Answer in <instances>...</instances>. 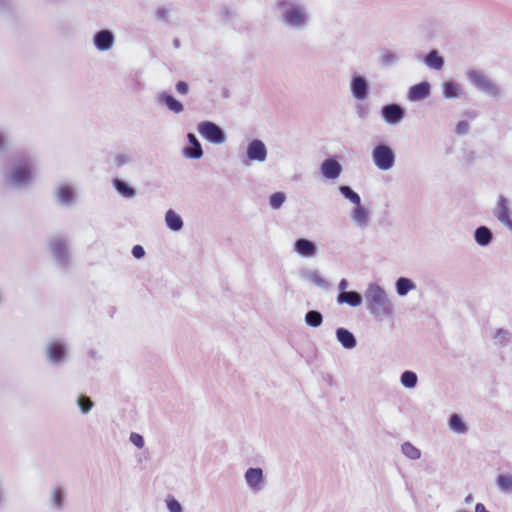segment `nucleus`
I'll return each instance as SVG.
<instances>
[{
  "label": "nucleus",
  "instance_id": "obj_1",
  "mask_svg": "<svg viewBox=\"0 0 512 512\" xmlns=\"http://www.w3.org/2000/svg\"><path fill=\"white\" fill-rule=\"evenodd\" d=\"M274 11L284 27L294 30H304L310 22L306 5L301 0H275Z\"/></svg>",
  "mask_w": 512,
  "mask_h": 512
},
{
  "label": "nucleus",
  "instance_id": "obj_2",
  "mask_svg": "<svg viewBox=\"0 0 512 512\" xmlns=\"http://www.w3.org/2000/svg\"><path fill=\"white\" fill-rule=\"evenodd\" d=\"M364 297L367 310L376 320L382 321L392 316L393 305L381 286L376 283L369 284Z\"/></svg>",
  "mask_w": 512,
  "mask_h": 512
},
{
  "label": "nucleus",
  "instance_id": "obj_3",
  "mask_svg": "<svg viewBox=\"0 0 512 512\" xmlns=\"http://www.w3.org/2000/svg\"><path fill=\"white\" fill-rule=\"evenodd\" d=\"M395 159L394 150L385 143L377 144L372 150V160L379 170L391 169L395 164Z\"/></svg>",
  "mask_w": 512,
  "mask_h": 512
},
{
  "label": "nucleus",
  "instance_id": "obj_4",
  "mask_svg": "<svg viewBox=\"0 0 512 512\" xmlns=\"http://www.w3.org/2000/svg\"><path fill=\"white\" fill-rule=\"evenodd\" d=\"M467 78L472 85L479 91L491 97H497L501 94V89L498 85L492 82L483 72L477 70H470L467 72Z\"/></svg>",
  "mask_w": 512,
  "mask_h": 512
},
{
  "label": "nucleus",
  "instance_id": "obj_5",
  "mask_svg": "<svg viewBox=\"0 0 512 512\" xmlns=\"http://www.w3.org/2000/svg\"><path fill=\"white\" fill-rule=\"evenodd\" d=\"M32 166L33 159L31 157L26 156L18 159L10 174L12 183L17 187L28 184L31 180Z\"/></svg>",
  "mask_w": 512,
  "mask_h": 512
},
{
  "label": "nucleus",
  "instance_id": "obj_6",
  "mask_svg": "<svg viewBox=\"0 0 512 512\" xmlns=\"http://www.w3.org/2000/svg\"><path fill=\"white\" fill-rule=\"evenodd\" d=\"M198 133L208 142L215 145L223 144L226 139V133L222 127L215 122L205 120L197 125Z\"/></svg>",
  "mask_w": 512,
  "mask_h": 512
},
{
  "label": "nucleus",
  "instance_id": "obj_7",
  "mask_svg": "<svg viewBox=\"0 0 512 512\" xmlns=\"http://www.w3.org/2000/svg\"><path fill=\"white\" fill-rule=\"evenodd\" d=\"M50 249L55 261L63 268L68 266L69 253L67 240L62 236H54L50 240Z\"/></svg>",
  "mask_w": 512,
  "mask_h": 512
},
{
  "label": "nucleus",
  "instance_id": "obj_8",
  "mask_svg": "<svg viewBox=\"0 0 512 512\" xmlns=\"http://www.w3.org/2000/svg\"><path fill=\"white\" fill-rule=\"evenodd\" d=\"M406 115V110L400 104L390 103L382 106L381 116L389 125L400 123Z\"/></svg>",
  "mask_w": 512,
  "mask_h": 512
},
{
  "label": "nucleus",
  "instance_id": "obj_9",
  "mask_svg": "<svg viewBox=\"0 0 512 512\" xmlns=\"http://www.w3.org/2000/svg\"><path fill=\"white\" fill-rule=\"evenodd\" d=\"M493 214L500 223H502L512 232L511 211L509 207V201L505 196H499L497 205L493 210Z\"/></svg>",
  "mask_w": 512,
  "mask_h": 512
},
{
  "label": "nucleus",
  "instance_id": "obj_10",
  "mask_svg": "<svg viewBox=\"0 0 512 512\" xmlns=\"http://www.w3.org/2000/svg\"><path fill=\"white\" fill-rule=\"evenodd\" d=\"M352 96L359 100H365L369 95V84L364 76L353 75L350 82Z\"/></svg>",
  "mask_w": 512,
  "mask_h": 512
},
{
  "label": "nucleus",
  "instance_id": "obj_11",
  "mask_svg": "<svg viewBox=\"0 0 512 512\" xmlns=\"http://www.w3.org/2000/svg\"><path fill=\"white\" fill-rule=\"evenodd\" d=\"M246 156L250 161L264 162L267 158V148L260 139H253L247 145Z\"/></svg>",
  "mask_w": 512,
  "mask_h": 512
},
{
  "label": "nucleus",
  "instance_id": "obj_12",
  "mask_svg": "<svg viewBox=\"0 0 512 512\" xmlns=\"http://www.w3.org/2000/svg\"><path fill=\"white\" fill-rule=\"evenodd\" d=\"M115 42L114 33L109 29L97 31L93 36V44L98 51L110 50Z\"/></svg>",
  "mask_w": 512,
  "mask_h": 512
},
{
  "label": "nucleus",
  "instance_id": "obj_13",
  "mask_svg": "<svg viewBox=\"0 0 512 512\" xmlns=\"http://www.w3.org/2000/svg\"><path fill=\"white\" fill-rule=\"evenodd\" d=\"M46 356L51 364L62 363L66 357V346L60 341H51L46 347Z\"/></svg>",
  "mask_w": 512,
  "mask_h": 512
},
{
  "label": "nucleus",
  "instance_id": "obj_14",
  "mask_svg": "<svg viewBox=\"0 0 512 512\" xmlns=\"http://www.w3.org/2000/svg\"><path fill=\"white\" fill-rule=\"evenodd\" d=\"M320 171L326 179L335 180L340 176L342 166L336 158L330 157L322 162Z\"/></svg>",
  "mask_w": 512,
  "mask_h": 512
},
{
  "label": "nucleus",
  "instance_id": "obj_15",
  "mask_svg": "<svg viewBox=\"0 0 512 512\" xmlns=\"http://www.w3.org/2000/svg\"><path fill=\"white\" fill-rule=\"evenodd\" d=\"M294 251L304 258H312L317 254V245L312 240L298 238L294 242Z\"/></svg>",
  "mask_w": 512,
  "mask_h": 512
},
{
  "label": "nucleus",
  "instance_id": "obj_16",
  "mask_svg": "<svg viewBox=\"0 0 512 512\" xmlns=\"http://www.w3.org/2000/svg\"><path fill=\"white\" fill-rule=\"evenodd\" d=\"M431 92V86L429 82L423 81L418 84L411 86L408 90L407 98L411 102H417L429 97Z\"/></svg>",
  "mask_w": 512,
  "mask_h": 512
},
{
  "label": "nucleus",
  "instance_id": "obj_17",
  "mask_svg": "<svg viewBox=\"0 0 512 512\" xmlns=\"http://www.w3.org/2000/svg\"><path fill=\"white\" fill-rule=\"evenodd\" d=\"M187 139L190 144V147H185L183 149V155L188 159L198 160L203 156V149L201 143L197 139L194 133H188Z\"/></svg>",
  "mask_w": 512,
  "mask_h": 512
},
{
  "label": "nucleus",
  "instance_id": "obj_18",
  "mask_svg": "<svg viewBox=\"0 0 512 512\" xmlns=\"http://www.w3.org/2000/svg\"><path fill=\"white\" fill-rule=\"evenodd\" d=\"M158 103L165 105L168 110L179 114L184 111V105L168 92H161L157 95Z\"/></svg>",
  "mask_w": 512,
  "mask_h": 512
},
{
  "label": "nucleus",
  "instance_id": "obj_19",
  "mask_svg": "<svg viewBox=\"0 0 512 512\" xmlns=\"http://www.w3.org/2000/svg\"><path fill=\"white\" fill-rule=\"evenodd\" d=\"M335 336L344 349L352 350L357 346V339L355 335L344 327L337 328Z\"/></svg>",
  "mask_w": 512,
  "mask_h": 512
},
{
  "label": "nucleus",
  "instance_id": "obj_20",
  "mask_svg": "<svg viewBox=\"0 0 512 512\" xmlns=\"http://www.w3.org/2000/svg\"><path fill=\"white\" fill-rule=\"evenodd\" d=\"M245 480L248 486L253 490H259L263 483V471L261 468H248L245 472Z\"/></svg>",
  "mask_w": 512,
  "mask_h": 512
},
{
  "label": "nucleus",
  "instance_id": "obj_21",
  "mask_svg": "<svg viewBox=\"0 0 512 512\" xmlns=\"http://www.w3.org/2000/svg\"><path fill=\"white\" fill-rule=\"evenodd\" d=\"M370 213L369 211L361 205H356V207L351 212V219L359 228H366L369 223Z\"/></svg>",
  "mask_w": 512,
  "mask_h": 512
},
{
  "label": "nucleus",
  "instance_id": "obj_22",
  "mask_svg": "<svg viewBox=\"0 0 512 512\" xmlns=\"http://www.w3.org/2000/svg\"><path fill=\"white\" fill-rule=\"evenodd\" d=\"M300 276L303 279L315 284L316 286H318L324 290H328L330 287L329 283L324 278H322L319 275V273L315 270L302 269V270H300Z\"/></svg>",
  "mask_w": 512,
  "mask_h": 512
},
{
  "label": "nucleus",
  "instance_id": "obj_23",
  "mask_svg": "<svg viewBox=\"0 0 512 512\" xmlns=\"http://www.w3.org/2000/svg\"><path fill=\"white\" fill-rule=\"evenodd\" d=\"M362 295L357 291H346L339 293L337 296V302L339 304H347L351 307H358L362 304Z\"/></svg>",
  "mask_w": 512,
  "mask_h": 512
},
{
  "label": "nucleus",
  "instance_id": "obj_24",
  "mask_svg": "<svg viewBox=\"0 0 512 512\" xmlns=\"http://www.w3.org/2000/svg\"><path fill=\"white\" fill-rule=\"evenodd\" d=\"M474 240L479 246L486 247L493 241V233L487 226H479L474 231Z\"/></svg>",
  "mask_w": 512,
  "mask_h": 512
},
{
  "label": "nucleus",
  "instance_id": "obj_25",
  "mask_svg": "<svg viewBox=\"0 0 512 512\" xmlns=\"http://www.w3.org/2000/svg\"><path fill=\"white\" fill-rule=\"evenodd\" d=\"M424 63L431 69L441 70L445 64V60L439 54L438 50L433 49L425 55Z\"/></svg>",
  "mask_w": 512,
  "mask_h": 512
},
{
  "label": "nucleus",
  "instance_id": "obj_26",
  "mask_svg": "<svg viewBox=\"0 0 512 512\" xmlns=\"http://www.w3.org/2000/svg\"><path fill=\"white\" fill-rule=\"evenodd\" d=\"M113 187L122 197L131 199L136 196V190L131 187L126 181L115 178L112 181Z\"/></svg>",
  "mask_w": 512,
  "mask_h": 512
},
{
  "label": "nucleus",
  "instance_id": "obj_27",
  "mask_svg": "<svg viewBox=\"0 0 512 512\" xmlns=\"http://www.w3.org/2000/svg\"><path fill=\"white\" fill-rule=\"evenodd\" d=\"M165 223L167 227L174 232L180 231L184 222L179 214H177L174 210L169 209L165 214Z\"/></svg>",
  "mask_w": 512,
  "mask_h": 512
},
{
  "label": "nucleus",
  "instance_id": "obj_28",
  "mask_svg": "<svg viewBox=\"0 0 512 512\" xmlns=\"http://www.w3.org/2000/svg\"><path fill=\"white\" fill-rule=\"evenodd\" d=\"M450 430L458 434H465L468 431L466 423L458 414H452L448 422Z\"/></svg>",
  "mask_w": 512,
  "mask_h": 512
},
{
  "label": "nucleus",
  "instance_id": "obj_29",
  "mask_svg": "<svg viewBox=\"0 0 512 512\" xmlns=\"http://www.w3.org/2000/svg\"><path fill=\"white\" fill-rule=\"evenodd\" d=\"M396 292L399 296L404 297L406 296L409 291L415 289L416 285L414 282L406 277H400L396 281Z\"/></svg>",
  "mask_w": 512,
  "mask_h": 512
},
{
  "label": "nucleus",
  "instance_id": "obj_30",
  "mask_svg": "<svg viewBox=\"0 0 512 512\" xmlns=\"http://www.w3.org/2000/svg\"><path fill=\"white\" fill-rule=\"evenodd\" d=\"M323 322V316L318 310H309L305 315V323L307 326L317 328L321 326Z\"/></svg>",
  "mask_w": 512,
  "mask_h": 512
},
{
  "label": "nucleus",
  "instance_id": "obj_31",
  "mask_svg": "<svg viewBox=\"0 0 512 512\" xmlns=\"http://www.w3.org/2000/svg\"><path fill=\"white\" fill-rule=\"evenodd\" d=\"M400 382L405 388L413 389L418 382L417 374L413 371L406 370L401 374Z\"/></svg>",
  "mask_w": 512,
  "mask_h": 512
},
{
  "label": "nucleus",
  "instance_id": "obj_32",
  "mask_svg": "<svg viewBox=\"0 0 512 512\" xmlns=\"http://www.w3.org/2000/svg\"><path fill=\"white\" fill-rule=\"evenodd\" d=\"M460 87L454 81H446L443 83V95L447 99L457 98L459 96Z\"/></svg>",
  "mask_w": 512,
  "mask_h": 512
},
{
  "label": "nucleus",
  "instance_id": "obj_33",
  "mask_svg": "<svg viewBox=\"0 0 512 512\" xmlns=\"http://www.w3.org/2000/svg\"><path fill=\"white\" fill-rule=\"evenodd\" d=\"M402 453L411 460H418L421 457V451L410 442H404L401 445Z\"/></svg>",
  "mask_w": 512,
  "mask_h": 512
},
{
  "label": "nucleus",
  "instance_id": "obj_34",
  "mask_svg": "<svg viewBox=\"0 0 512 512\" xmlns=\"http://www.w3.org/2000/svg\"><path fill=\"white\" fill-rule=\"evenodd\" d=\"M339 192L343 195L344 198L349 200L351 203L355 205H359L361 202V198L358 193H356L350 186L342 185L339 187Z\"/></svg>",
  "mask_w": 512,
  "mask_h": 512
},
{
  "label": "nucleus",
  "instance_id": "obj_35",
  "mask_svg": "<svg viewBox=\"0 0 512 512\" xmlns=\"http://www.w3.org/2000/svg\"><path fill=\"white\" fill-rule=\"evenodd\" d=\"M57 196H58L59 202H61L62 204L68 205L73 201L74 193H73V190L71 189V187L61 186L58 189Z\"/></svg>",
  "mask_w": 512,
  "mask_h": 512
},
{
  "label": "nucleus",
  "instance_id": "obj_36",
  "mask_svg": "<svg viewBox=\"0 0 512 512\" xmlns=\"http://www.w3.org/2000/svg\"><path fill=\"white\" fill-rule=\"evenodd\" d=\"M496 483L501 491L512 493V476L500 474L496 479Z\"/></svg>",
  "mask_w": 512,
  "mask_h": 512
},
{
  "label": "nucleus",
  "instance_id": "obj_37",
  "mask_svg": "<svg viewBox=\"0 0 512 512\" xmlns=\"http://www.w3.org/2000/svg\"><path fill=\"white\" fill-rule=\"evenodd\" d=\"M77 405L83 414H87L94 406V402L86 395H80L77 399Z\"/></svg>",
  "mask_w": 512,
  "mask_h": 512
},
{
  "label": "nucleus",
  "instance_id": "obj_38",
  "mask_svg": "<svg viewBox=\"0 0 512 512\" xmlns=\"http://www.w3.org/2000/svg\"><path fill=\"white\" fill-rule=\"evenodd\" d=\"M286 200V195L284 192H275L269 198V204L273 209H279L282 207Z\"/></svg>",
  "mask_w": 512,
  "mask_h": 512
},
{
  "label": "nucleus",
  "instance_id": "obj_39",
  "mask_svg": "<svg viewBox=\"0 0 512 512\" xmlns=\"http://www.w3.org/2000/svg\"><path fill=\"white\" fill-rule=\"evenodd\" d=\"M398 61V56L386 49L382 50L381 63L383 66L389 67Z\"/></svg>",
  "mask_w": 512,
  "mask_h": 512
},
{
  "label": "nucleus",
  "instance_id": "obj_40",
  "mask_svg": "<svg viewBox=\"0 0 512 512\" xmlns=\"http://www.w3.org/2000/svg\"><path fill=\"white\" fill-rule=\"evenodd\" d=\"M52 503L53 506L61 510L64 505V493L61 488H55L52 492Z\"/></svg>",
  "mask_w": 512,
  "mask_h": 512
},
{
  "label": "nucleus",
  "instance_id": "obj_41",
  "mask_svg": "<svg viewBox=\"0 0 512 512\" xmlns=\"http://www.w3.org/2000/svg\"><path fill=\"white\" fill-rule=\"evenodd\" d=\"M495 338L503 346H506L511 340V333L505 329L499 328L496 330Z\"/></svg>",
  "mask_w": 512,
  "mask_h": 512
},
{
  "label": "nucleus",
  "instance_id": "obj_42",
  "mask_svg": "<svg viewBox=\"0 0 512 512\" xmlns=\"http://www.w3.org/2000/svg\"><path fill=\"white\" fill-rule=\"evenodd\" d=\"M166 504L169 512H183L182 505L173 497H168L166 499Z\"/></svg>",
  "mask_w": 512,
  "mask_h": 512
},
{
  "label": "nucleus",
  "instance_id": "obj_43",
  "mask_svg": "<svg viewBox=\"0 0 512 512\" xmlns=\"http://www.w3.org/2000/svg\"><path fill=\"white\" fill-rule=\"evenodd\" d=\"M129 440L139 449H142L144 447V438L139 433L132 432L130 434Z\"/></svg>",
  "mask_w": 512,
  "mask_h": 512
},
{
  "label": "nucleus",
  "instance_id": "obj_44",
  "mask_svg": "<svg viewBox=\"0 0 512 512\" xmlns=\"http://www.w3.org/2000/svg\"><path fill=\"white\" fill-rule=\"evenodd\" d=\"M176 91L181 95H186L189 91V85L185 81H178L175 85Z\"/></svg>",
  "mask_w": 512,
  "mask_h": 512
},
{
  "label": "nucleus",
  "instance_id": "obj_45",
  "mask_svg": "<svg viewBox=\"0 0 512 512\" xmlns=\"http://www.w3.org/2000/svg\"><path fill=\"white\" fill-rule=\"evenodd\" d=\"M468 130H469V123L467 121H460L456 125V133H458L460 135L466 134L468 132Z\"/></svg>",
  "mask_w": 512,
  "mask_h": 512
},
{
  "label": "nucleus",
  "instance_id": "obj_46",
  "mask_svg": "<svg viewBox=\"0 0 512 512\" xmlns=\"http://www.w3.org/2000/svg\"><path fill=\"white\" fill-rule=\"evenodd\" d=\"M132 255L136 259H141L145 256V250L141 245H135L132 248Z\"/></svg>",
  "mask_w": 512,
  "mask_h": 512
},
{
  "label": "nucleus",
  "instance_id": "obj_47",
  "mask_svg": "<svg viewBox=\"0 0 512 512\" xmlns=\"http://www.w3.org/2000/svg\"><path fill=\"white\" fill-rule=\"evenodd\" d=\"M7 149V133L0 130V153L5 152Z\"/></svg>",
  "mask_w": 512,
  "mask_h": 512
},
{
  "label": "nucleus",
  "instance_id": "obj_48",
  "mask_svg": "<svg viewBox=\"0 0 512 512\" xmlns=\"http://www.w3.org/2000/svg\"><path fill=\"white\" fill-rule=\"evenodd\" d=\"M117 167H121L122 165L129 162V157L124 154H118L115 158Z\"/></svg>",
  "mask_w": 512,
  "mask_h": 512
},
{
  "label": "nucleus",
  "instance_id": "obj_49",
  "mask_svg": "<svg viewBox=\"0 0 512 512\" xmlns=\"http://www.w3.org/2000/svg\"><path fill=\"white\" fill-rule=\"evenodd\" d=\"M357 114L360 118L364 119L368 116V109L365 106L359 104L357 105Z\"/></svg>",
  "mask_w": 512,
  "mask_h": 512
},
{
  "label": "nucleus",
  "instance_id": "obj_50",
  "mask_svg": "<svg viewBox=\"0 0 512 512\" xmlns=\"http://www.w3.org/2000/svg\"><path fill=\"white\" fill-rule=\"evenodd\" d=\"M156 16L159 20H162V21H165L167 19V16H168V11L164 8H159L157 11H156Z\"/></svg>",
  "mask_w": 512,
  "mask_h": 512
},
{
  "label": "nucleus",
  "instance_id": "obj_51",
  "mask_svg": "<svg viewBox=\"0 0 512 512\" xmlns=\"http://www.w3.org/2000/svg\"><path fill=\"white\" fill-rule=\"evenodd\" d=\"M348 287V282L346 279H342L340 282H339V285H338V288L340 290V293H343V292H346V288Z\"/></svg>",
  "mask_w": 512,
  "mask_h": 512
},
{
  "label": "nucleus",
  "instance_id": "obj_52",
  "mask_svg": "<svg viewBox=\"0 0 512 512\" xmlns=\"http://www.w3.org/2000/svg\"><path fill=\"white\" fill-rule=\"evenodd\" d=\"M10 4L8 0H0V10L9 8Z\"/></svg>",
  "mask_w": 512,
  "mask_h": 512
},
{
  "label": "nucleus",
  "instance_id": "obj_53",
  "mask_svg": "<svg viewBox=\"0 0 512 512\" xmlns=\"http://www.w3.org/2000/svg\"><path fill=\"white\" fill-rule=\"evenodd\" d=\"M222 15L223 17H231L232 16V13L230 12V10L228 8H224L223 9V12H222Z\"/></svg>",
  "mask_w": 512,
  "mask_h": 512
},
{
  "label": "nucleus",
  "instance_id": "obj_54",
  "mask_svg": "<svg viewBox=\"0 0 512 512\" xmlns=\"http://www.w3.org/2000/svg\"><path fill=\"white\" fill-rule=\"evenodd\" d=\"M473 499H474V498H473V495H472V494H468V495L465 497L464 502H465L466 504H470V503H472Z\"/></svg>",
  "mask_w": 512,
  "mask_h": 512
},
{
  "label": "nucleus",
  "instance_id": "obj_55",
  "mask_svg": "<svg viewBox=\"0 0 512 512\" xmlns=\"http://www.w3.org/2000/svg\"><path fill=\"white\" fill-rule=\"evenodd\" d=\"M173 45L175 48H179L180 47V40L178 38H175L173 40Z\"/></svg>",
  "mask_w": 512,
  "mask_h": 512
},
{
  "label": "nucleus",
  "instance_id": "obj_56",
  "mask_svg": "<svg viewBox=\"0 0 512 512\" xmlns=\"http://www.w3.org/2000/svg\"><path fill=\"white\" fill-rule=\"evenodd\" d=\"M457 512H470V511H468V510H459Z\"/></svg>",
  "mask_w": 512,
  "mask_h": 512
}]
</instances>
